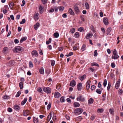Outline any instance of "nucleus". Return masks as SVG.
I'll return each instance as SVG.
<instances>
[{
  "instance_id": "nucleus-1",
  "label": "nucleus",
  "mask_w": 123,
  "mask_h": 123,
  "mask_svg": "<svg viewBox=\"0 0 123 123\" xmlns=\"http://www.w3.org/2000/svg\"><path fill=\"white\" fill-rule=\"evenodd\" d=\"M24 48L23 47L18 46L15 47L13 49V51L14 52H19V51H22L23 50Z\"/></svg>"
},
{
  "instance_id": "nucleus-2",
  "label": "nucleus",
  "mask_w": 123,
  "mask_h": 123,
  "mask_svg": "<svg viewBox=\"0 0 123 123\" xmlns=\"http://www.w3.org/2000/svg\"><path fill=\"white\" fill-rule=\"evenodd\" d=\"M83 110L81 108H78L75 109L74 111V113L76 115L81 114L83 112Z\"/></svg>"
},
{
  "instance_id": "nucleus-3",
  "label": "nucleus",
  "mask_w": 123,
  "mask_h": 123,
  "mask_svg": "<svg viewBox=\"0 0 123 123\" xmlns=\"http://www.w3.org/2000/svg\"><path fill=\"white\" fill-rule=\"evenodd\" d=\"M113 54L114 55V56H112V58L114 59H117L119 58V56L117 55V52L116 49H114V50L113 52Z\"/></svg>"
},
{
  "instance_id": "nucleus-4",
  "label": "nucleus",
  "mask_w": 123,
  "mask_h": 123,
  "mask_svg": "<svg viewBox=\"0 0 123 123\" xmlns=\"http://www.w3.org/2000/svg\"><path fill=\"white\" fill-rule=\"evenodd\" d=\"M43 90L44 92L46 93L47 94H49L51 92V89L49 87H44L43 88Z\"/></svg>"
},
{
  "instance_id": "nucleus-5",
  "label": "nucleus",
  "mask_w": 123,
  "mask_h": 123,
  "mask_svg": "<svg viewBox=\"0 0 123 123\" xmlns=\"http://www.w3.org/2000/svg\"><path fill=\"white\" fill-rule=\"evenodd\" d=\"M74 8L76 14H77L80 13V11L78 7L77 6L75 5L74 7Z\"/></svg>"
},
{
  "instance_id": "nucleus-6",
  "label": "nucleus",
  "mask_w": 123,
  "mask_h": 123,
  "mask_svg": "<svg viewBox=\"0 0 123 123\" xmlns=\"http://www.w3.org/2000/svg\"><path fill=\"white\" fill-rule=\"evenodd\" d=\"M39 10L41 13H42L43 12L44 9V7L42 5H39L38 6Z\"/></svg>"
},
{
  "instance_id": "nucleus-7",
  "label": "nucleus",
  "mask_w": 123,
  "mask_h": 123,
  "mask_svg": "<svg viewBox=\"0 0 123 123\" xmlns=\"http://www.w3.org/2000/svg\"><path fill=\"white\" fill-rule=\"evenodd\" d=\"M103 21L104 24L105 25H107L109 24L108 19L106 17H105L103 18Z\"/></svg>"
},
{
  "instance_id": "nucleus-8",
  "label": "nucleus",
  "mask_w": 123,
  "mask_h": 123,
  "mask_svg": "<svg viewBox=\"0 0 123 123\" xmlns=\"http://www.w3.org/2000/svg\"><path fill=\"white\" fill-rule=\"evenodd\" d=\"M31 54L32 56H35V57H37L38 55V54L36 50H34L31 52Z\"/></svg>"
},
{
  "instance_id": "nucleus-9",
  "label": "nucleus",
  "mask_w": 123,
  "mask_h": 123,
  "mask_svg": "<svg viewBox=\"0 0 123 123\" xmlns=\"http://www.w3.org/2000/svg\"><path fill=\"white\" fill-rule=\"evenodd\" d=\"M76 83L74 80H73L70 82V86L74 87L76 85Z\"/></svg>"
},
{
  "instance_id": "nucleus-10",
  "label": "nucleus",
  "mask_w": 123,
  "mask_h": 123,
  "mask_svg": "<svg viewBox=\"0 0 123 123\" xmlns=\"http://www.w3.org/2000/svg\"><path fill=\"white\" fill-rule=\"evenodd\" d=\"M90 81L89 80H88L86 82V89L87 90H89L90 88Z\"/></svg>"
},
{
  "instance_id": "nucleus-11",
  "label": "nucleus",
  "mask_w": 123,
  "mask_h": 123,
  "mask_svg": "<svg viewBox=\"0 0 123 123\" xmlns=\"http://www.w3.org/2000/svg\"><path fill=\"white\" fill-rule=\"evenodd\" d=\"M82 84L81 83H79L77 85V89L78 91H80L81 89Z\"/></svg>"
},
{
  "instance_id": "nucleus-12",
  "label": "nucleus",
  "mask_w": 123,
  "mask_h": 123,
  "mask_svg": "<svg viewBox=\"0 0 123 123\" xmlns=\"http://www.w3.org/2000/svg\"><path fill=\"white\" fill-rule=\"evenodd\" d=\"M61 96L60 94L57 92H55V93L54 97L56 98L60 97Z\"/></svg>"
},
{
  "instance_id": "nucleus-13",
  "label": "nucleus",
  "mask_w": 123,
  "mask_h": 123,
  "mask_svg": "<svg viewBox=\"0 0 123 123\" xmlns=\"http://www.w3.org/2000/svg\"><path fill=\"white\" fill-rule=\"evenodd\" d=\"M93 36V34L91 33H89L86 36V39H88L91 38Z\"/></svg>"
},
{
  "instance_id": "nucleus-14",
  "label": "nucleus",
  "mask_w": 123,
  "mask_h": 123,
  "mask_svg": "<svg viewBox=\"0 0 123 123\" xmlns=\"http://www.w3.org/2000/svg\"><path fill=\"white\" fill-rule=\"evenodd\" d=\"M29 112V111L28 110L23 111V115L25 116L28 115Z\"/></svg>"
},
{
  "instance_id": "nucleus-15",
  "label": "nucleus",
  "mask_w": 123,
  "mask_h": 123,
  "mask_svg": "<svg viewBox=\"0 0 123 123\" xmlns=\"http://www.w3.org/2000/svg\"><path fill=\"white\" fill-rule=\"evenodd\" d=\"M14 109L15 110L17 111H18L20 110V107L19 106L17 105H14Z\"/></svg>"
},
{
  "instance_id": "nucleus-16",
  "label": "nucleus",
  "mask_w": 123,
  "mask_h": 123,
  "mask_svg": "<svg viewBox=\"0 0 123 123\" xmlns=\"http://www.w3.org/2000/svg\"><path fill=\"white\" fill-rule=\"evenodd\" d=\"M39 14L38 13L34 14V18L35 20H38L39 18Z\"/></svg>"
},
{
  "instance_id": "nucleus-17",
  "label": "nucleus",
  "mask_w": 123,
  "mask_h": 123,
  "mask_svg": "<svg viewBox=\"0 0 123 123\" xmlns=\"http://www.w3.org/2000/svg\"><path fill=\"white\" fill-rule=\"evenodd\" d=\"M111 31V27H108L107 29V35H110L111 34H110Z\"/></svg>"
},
{
  "instance_id": "nucleus-18",
  "label": "nucleus",
  "mask_w": 123,
  "mask_h": 123,
  "mask_svg": "<svg viewBox=\"0 0 123 123\" xmlns=\"http://www.w3.org/2000/svg\"><path fill=\"white\" fill-rule=\"evenodd\" d=\"M120 81V79L118 80L117 81L116 83L115 87L116 88V89H117L118 88V87L119 86V85Z\"/></svg>"
},
{
  "instance_id": "nucleus-19",
  "label": "nucleus",
  "mask_w": 123,
  "mask_h": 123,
  "mask_svg": "<svg viewBox=\"0 0 123 123\" xmlns=\"http://www.w3.org/2000/svg\"><path fill=\"white\" fill-rule=\"evenodd\" d=\"M27 39V38L26 37H22L20 41V43H22L23 41H25Z\"/></svg>"
},
{
  "instance_id": "nucleus-20",
  "label": "nucleus",
  "mask_w": 123,
  "mask_h": 123,
  "mask_svg": "<svg viewBox=\"0 0 123 123\" xmlns=\"http://www.w3.org/2000/svg\"><path fill=\"white\" fill-rule=\"evenodd\" d=\"M86 78V75L85 74H84L82 76L79 77V79L81 80H82L85 79Z\"/></svg>"
},
{
  "instance_id": "nucleus-21",
  "label": "nucleus",
  "mask_w": 123,
  "mask_h": 123,
  "mask_svg": "<svg viewBox=\"0 0 123 123\" xmlns=\"http://www.w3.org/2000/svg\"><path fill=\"white\" fill-rule=\"evenodd\" d=\"M68 12L70 14L72 15H74V13L72 9L71 8H70L68 10Z\"/></svg>"
},
{
  "instance_id": "nucleus-22",
  "label": "nucleus",
  "mask_w": 123,
  "mask_h": 123,
  "mask_svg": "<svg viewBox=\"0 0 123 123\" xmlns=\"http://www.w3.org/2000/svg\"><path fill=\"white\" fill-rule=\"evenodd\" d=\"M40 73L41 74H44V70L43 67H41L39 70Z\"/></svg>"
},
{
  "instance_id": "nucleus-23",
  "label": "nucleus",
  "mask_w": 123,
  "mask_h": 123,
  "mask_svg": "<svg viewBox=\"0 0 123 123\" xmlns=\"http://www.w3.org/2000/svg\"><path fill=\"white\" fill-rule=\"evenodd\" d=\"M27 100V98H25L24 100L21 103V105H24L26 102Z\"/></svg>"
},
{
  "instance_id": "nucleus-24",
  "label": "nucleus",
  "mask_w": 123,
  "mask_h": 123,
  "mask_svg": "<svg viewBox=\"0 0 123 123\" xmlns=\"http://www.w3.org/2000/svg\"><path fill=\"white\" fill-rule=\"evenodd\" d=\"M74 37L76 38H78L80 36V34L79 32H76L74 34Z\"/></svg>"
},
{
  "instance_id": "nucleus-25",
  "label": "nucleus",
  "mask_w": 123,
  "mask_h": 123,
  "mask_svg": "<svg viewBox=\"0 0 123 123\" xmlns=\"http://www.w3.org/2000/svg\"><path fill=\"white\" fill-rule=\"evenodd\" d=\"M93 99L92 98H90L88 101V104H92L93 103Z\"/></svg>"
},
{
  "instance_id": "nucleus-26",
  "label": "nucleus",
  "mask_w": 123,
  "mask_h": 123,
  "mask_svg": "<svg viewBox=\"0 0 123 123\" xmlns=\"http://www.w3.org/2000/svg\"><path fill=\"white\" fill-rule=\"evenodd\" d=\"M75 28H72L70 29L69 32L70 33H71L72 34H73L75 32Z\"/></svg>"
},
{
  "instance_id": "nucleus-27",
  "label": "nucleus",
  "mask_w": 123,
  "mask_h": 123,
  "mask_svg": "<svg viewBox=\"0 0 123 123\" xmlns=\"http://www.w3.org/2000/svg\"><path fill=\"white\" fill-rule=\"evenodd\" d=\"M86 49V45L84 44L83 45L81 48V50L83 51L85 50Z\"/></svg>"
},
{
  "instance_id": "nucleus-28",
  "label": "nucleus",
  "mask_w": 123,
  "mask_h": 123,
  "mask_svg": "<svg viewBox=\"0 0 123 123\" xmlns=\"http://www.w3.org/2000/svg\"><path fill=\"white\" fill-rule=\"evenodd\" d=\"M8 50V48L7 47H4L3 49V53L5 54L7 51Z\"/></svg>"
},
{
  "instance_id": "nucleus-29",
  "label": "nucleus",
  "mask_w": 123,
  "mask_h": 123,
  "mask_svg": "<svg viewBox=\"0 0 123 123\" xmlns=\"http://www.w3.org/2000/svg\"><path fill=\"white\" fill-rule=\"evenodd\" d=\"M10 8L11 9H12L13 6L14 4L12 2H11L9 4Z\"/></svg>"
},
{
  "instance_id": "nucleus-30",
  "label": "nucleus",
  "mask_w": 123,
  "mask_h": 123,
  "mask_svg": "<svg viewBox=\"0 0 123 123\" xmlns=\"http://www.w3.org/2000/svg\"><path fill=\"white\" fill-rule=\"evenodd\" d=\"M91 65L92 66H96L98 67H99V65L96 62L92 63H91Z\"/></svg>"
},
{
  "instance_id": "nucleus-31",
  "label": "nucleus",
  "mask_w": 123,
  "mask_h": 123,
  "mask_svg": "<svg viewBox=\"0 0 123 123\" xmlns=\"http://www.w3.org/2000/svg\"><path fill=\"white\" fill-rule=\"evenodd\" d=\"M79 48L78 46L76 44L73 47V49L74 50H75L77 49H78Z\"/></svg>"
},
{
  "instance_id": "nucleus-32",
  "label": "nucleus",
  "mask_w": 123,
  "mask_h": 123,
  "mask_svg": "<svg viewBox=\"0 0 123 123\" xmlns=\"http://www.w3.org/2000/svg\"><path fill=\"white\" fill-rule=\"evenodd\" d=\"M33 121L34 123H38V118H36L35 117H33Z\"/></svg>"
},
{
  "instance_id": "nucleus-33",
  "label": "nucleus",
  "mask_w": 123,
  "mask_h": 123,
  "mask_svg": "<svg viewBox=\"0 0 123 123\" xmlns=\"http://www.w3.org/2000/svg\"><path fill=\"white\" fill-rule=\"evenodd\" d=\"M74 107H78L80 106V104L78 103L75 102L74 103Z\"/></svg>"
},
{
  "instance_id": "nucleus-34",
  "label": "nucleus",
  "mask_w": 123,
  "mask_h": 123,
  "mask_svg": "<svg viewBox=\"0 0 123 123\" xmlns=\"http://www.w3.org/2000/svg\"><path fill=\"white\" fill-rule=\"evenodd\" d=\"M23 82H20L19 83V86L20 89H21L23 88Z\"/></svg>"
},
{
  "instance_id": "nucleus-35",
  "label": "nucleus",
  "mask_w": 123,
  "mask_h": 123,
  "mask_svg": "<svg viewBox=\"0 0 123 123\" xmlns=\"http://www.w3.org/2000/svg\"><path fill=\"white\" fill-rule=\"evenodd\" d=\"M78 31L81 32H83L84 31V28L82 27H80L78 28Z\"/></svg>"
},
{
  "instance_id": "nucleus-36",
  "label": "nucleus",
  "mask_w": 123,
  "mask_h": 123,
  "mask_svg": "<svg viewBox=\"0 0 123 123\" xmlns=\"http://www.w3.org/2000/svg\"><path fill=\"white\" fill-rule=\"evenodd\" d=\"M90 28L93 33L95 32L96 31L94 30V27L93 25H91L90 26Z\"/></svg>"
},
{
  "instance_id": "nucleus-37",
  "label": "nucleus",
  "mask_w": 123,
  "mask_h": 123,
  "mask_svg": "<svg viewBox=\"0 0 123 123\" xmlns=\"http://www.w3.org/2000/svg\"><path fill=\"white\" fill-rule=\"evenodd\" d=\"M53 35L56 38H57L59 37V35L58 32H56Z\"/></svg>"
},
{
  "instance_id": "nucleus-38",
  "label": "nucleus",
  "mask_w": 123,
  "mask_h": 123,
  "mask_svg": "<svg viewBox=\"0 0 123 123\" xmlns=\"http://www.w3.org/2000/svg\"><path fill=\"white\" fill-rule=\"evenodd\" d=\"M86 8L87 9H88L89 8V4L87 2H86L85 3Z\"/></svg>"
},
{
  "instance_id": "nucleus-39",
  "label": "nucleus",
  "mask_w": 123,
  "mask_h": 123,
  "mask_svg": "<svg viewBox=\"0 0 123 123\" xmlns=\"http://www.w3.org/2000/svg\"><path fill=\"white\" fill-rule=\"evenodd\" d=\"M111 86V83H108V85L107 88V90L108 91H109Z\"/></svg>"
},
{
  "instance_id": "nucleus-40",
  "label": "nucleus",
  "mask_w": 123,
  "mask_h": 123,
  "mask_svg": "<svg viewBox=\"0 0 123 123\" xmlns=\"http://www.w3.org/2000/svg\"><path fill=\"white\" fill-rule=\"evenodd\" d=\"M51 38H49V40L46 42V43L47 44H48L50 43L51 42Z\"/></svg>"
},
{
  "instance_id": "nucleus-41",
  "label": "nucleus",
  "mask_w": 123,
  "mask_h": 123,
  "mask_svg": "<svg viewBox=\"0 0 123 123\" xmlns=\"http://www.w3.org/2000/svg\"><path fill=\"white\" fill-rule=\"evenodd\" d=\"M37 91L39 92H42V90L41 87H38L37 89Z\"/></svg>"
},
{
  "instance_id": "nucleus-42",
  "label": "nucleus",
  "mask_w": 123,
  "mask_h": 123,
  "mask_svg": "<svg viewBox=\"0 0 123 123\" xmlns=\"http://www.w3.org/2000/svg\"><path fill=\"white\" fill-rule=\"evenodd\" d=\"M29 66L31 68H32L33 67V65L32 62L31 61H30L29 62Z\"/></svg>"
},
{
  "instance_id": "nucleus-43",
  "label": "nucleus",
  "mask_w": 123,
  "mask_h": 123,
  "mask_svg": "<svg viewBox=\"0 0 123 123\" xmlns=\"http://www.w3.org/2000/svg\"><path fill=\"white\" fill-rule=\"evenodd\" d=\"M51 103L50 102H49L48 105L47 106V108L48 110H49L51 108Z\"/></svg>"
},
{
  "instance_id": "nucleus-44",
  "label": "nucleus",
  "mask_w": 123,
  "mask_h": 123,
  "mask_svg": "<svg viewBox=\"0 0 123 123\" xmlns=\"http://www.w3.org/2000/svg\"><path fill=\"white\" fill-rule=\"evenodd\" d=\"M60 101L62 102H64L65 101L64 98L63 96H62L60 98Z\"/></svg>"
},
{
  "instance_id": "nucleus-45",
  "label": "nucleus",
  "mask_w": 123,
  "mask_h": 123,
  "mask_svg": "<svg viewBox=\"0 0 123 123\" xmlns=\"http://www.w3.org/2000/svg\"><path fill=\"white\" fill-rule=\"evenodd\" d=\"M104 110L103 109H98L97 110V112L98 113H102L103 111Z\"/></svg>"
},
{
  "instance_id": "nucleus-46",
  "label": "nucleus",
  "mask_w": 123,
  "mask_h": 123,
  "mask_svg": "<svg viewBox=\"0 0 123 123\" xmlns=\"http://www.w3.org/2000/svg\"><path fill=\"white\" fill-rule=\"evenodd\" d=\"M107 80L106 79H105L104 80V81L103 84L104 86V87H105L106 86V84H107Z\"/></svg>"
},
{
  "instance_id": "nucleus-47",
  "label": "nucleus",
  "mask_w": 123,
  "mask_h": 123,
  "mask_svg": "<svg viewBox=\"0 0 123 123\" xmlns=\"http://www.w3.org/2000/svg\"><path fill=\"white\" fill-rule=\"evenodd\" d=\"M52 116H51V112H50L49 113V115L47 117V119L48 120H49L50 119H51V118Z\"/></svg>"
},
{
  "instance_id": "nucleus-48",
  "label": "nucleus",
  "mask_w": 123,
  "mask_h": 123,
  "mask_svg": "<svg viewBox=\"0 0 123 123\" xmlns=\"http://www.w3.org/2000/svg\"><path fill=\"white\" fill-rule=\"evenodd\" d=\"M51 66H53L55 64V61L53 60H51Z\"/></svg>"
},
{
  "instance_id": "nucleus-49",
  "label": "nucleus",
  "mask_w": 123,
  "mask_h": 123,
  "mask_svg": "<svg viewBox=\"0 0 123 123\" xmlns=\"http://www.w3.org/2000/svg\"><path fill=\"white\" fill-rule=\"evenodd\" d=\"M96 92L97 93L99 94H100L101 93V91H100L99 89H97L96 90Z\"/></svg>"
},
{
  "instance_id": "nucleus-50",
  "label": "nucleus",
  "mask_w": 123,
  "mask_h": 123,
  "mask_svg": "<svg viewBox=\"0 0 123 123\" xmlns=\"http://www.w3.org/2000/svg\"><path fill=\"white\" fill-rule=\"evenodd\" d=\"M109 112L112 115L114 113V111L113 109H109Z\"/></svg>"
},
{
  "instance_id": "nucleus-51",
  "label": "nucleus",
  "mask_w": 123,
  "mask_h": 123,
  "mask_svg": "<svg viewBox=\"0 0 123 123\" xmlns=\"http://www.w3.org/2000/svg\"><path fill=\"white\" fill-rule=\"evenodd\" d=\"M61 86L60 84H58L56 86V88L58 90L59 89L61 88Z\"/></svg>"
},
{
  "instance_id": "nucleus-52",
  "label": "nucleus",
  "mask_w": 123,
  "mask_h": 123,
  "mask_svg": "<svg viewBox=\"0 0 123 123\" xmlns=\"http://www.w3.org/2000/svg\"><path fill=\"white\" fill-rule=\"evenodd\" d=\"M21 94V92L20 91L18 92L17 93V94L16 96V97H18Z\"/></svg>"
},
{
  "instance_id": "nucleus-53",
  "label": "nucleus",
  "mask_w": 123,
  "mask_h": 123,
  "mask_svg": "<svg viewBox=\"0 0 123 123\" xmlns=\"http://www.w3.org/2000/svg\"><path fill=\"white\" fill-rule=\"evenodd\" d=\"M106 96V95L105 94H103L102 96V100L103 101H104L105 99V97Z\"/></svg>"
},
{
  "instance_id": "nucleus-54",
  "label": "nucleus",
  "mask_w": 123,
  "mask_h": 123,
  "mask_svg": "<svg viewBox=\"0 0 123 123\" xmlns=\"http://www.w3.org/2000/svg\"><path fill=\"white\" fill-rule=\"evenodd\" d=\"M41 0L43 4H46L47 1V0Z\"/></svg>"
},
{
  "instance_id": "nucleus-55",
  "label": "nucleus",
  "mask_w": 123,
  "mask_h": 123,
  "mask_svg": "<svg viewBox=\"0 0 123 123\" xmlns=\"http://www.w3.org/2000/svg\"><path fill=\"white\" fill-rule=\"evenodd\" d=\"M97 50H95L94 53V55L95 56H96L98 55V53L97 52Z\"/></svg>"
},
{
  "instance_id": "nucleus-56",
  "label": "nucleus",
  "mask_w": 123,
  "mask_h": 123,
  "mask_svg": "<svg viewBox=\"0 0 123 123\" xmlns=\"http://www.w3.org/2000/svg\"><path fill=\"white\" fill-rule=\"evenodd\" d=\"M54 9L53 8H51L50 10H49L48 12L49 13H52L54 12Z\"/></svg>"
},
{
  "instance_id": "nucleus-57",
  "label": "nucleus",
  "mask_w": 123,
  "mask_h": 123,
  "mask_svg": "<svg viewBox=\"0 0 123 123\" xmlns=\"http://www.w3.org/2000/svg\"><path fill=\"white\" fill-rule=\"evenodd\" d=\"M96 86L94 85H92L91 87V89L92 90H93L95 88Z\"/></svg>"
},
{
  "instance_id": "nucleus-58",
  "label": "nucleus",
  "mask_w": 123,
  "mask_h": 123,
  "mask_svg": "<svg viewBox=\"0 0 123 123\" xmlns=\"http://www.w3.org/2000/svg\"><path fill=\"white\" fill-rule=\"evenodd\" d=\"M25 22V19H23L22 20V21L20 22V24H22L24 23Z\"/></svg>"
},
{
  "instance_id": "nucleus-59",
  "label": "nucleus",
  "mask_w": 123,
  "mask_h": 123,
  "mask_svg": "<svg viewBox=\"0 0 123 123\" xmlns=\"http://www.w3.org/2000/svg\"><path fill=\"white\" fill-rule=\"evenodd\" d=\"M7 111L9 112H11L12 111V109L11 108L9 107L7 109Z\"/></svg>"
},
{
  "instance_id": "nucleus-60",
  "label": "nucleus",
  "mask_w": 123,
  "mask_h": 123,
  "mask_svg": "<svg viewBox=\"0 0 123 123\" xmlns=\"http://www.w3.org/2000/svg\"><path fill=\"white\" fill-rule=\"evenodd\" d=\"M19 41L17 39H15L14 40V43H19Z\"/></svg>"
},
{
  "instance_id": "nucleus-61",
  "label": "nucleus",
  "mask_w": 123,
  "mask_h": 123,
  "mask_svg": "<svg viewBox=\"0 0 123 123\" xmlns=\"http://www.w3.org/2000/svg\"><path fill=\"white\" fill-rule=\"evenodd\" d=\"M81 98V96H80L79 97H77L76 98V100L77 101H80Z\"/></svg>"
},
{
  "instance_id": "nucleus-62",
  "label": "nucleus",
  "mask_w": 123,
  "mask_h": 123,
  "mask_svg": "<svg viewBox=\"0 0 123 123\" xmlns=\"http://www.w3.org/2000/svg\"><path fill=\"white\" fill-rule=\"evenodd\" d=\"M111 66L113 68H114L115 67V65L114 63H112L111 64Z\"/></svg>"
},
{
  "instance_id": "nucleus-63",
  "label": "nucleus",
  "mask_w": 123,
  "mask_h": 123,
  "mask_svg": "<svg viewBox=\"0 0 123 123\" xmlns=\"http://www.w3.org/2000/svg\"><path fill=\"white\" fill-rule=\"evenodd\" d=\"M64 9V7H63V6H61L60 7V8L59 9V10L60 11H62Z\"/></svg>"
},
{
  "instance_id": "nucleus-64",
  "label": "nucleus",
  "mask_w": 123,
  "mask_h": 123,
  "mask_svg": "<svg viewBox=\"0 0 123 123\" xmlns=\"http://www.w3.org/2000/svg\"><path fill=\"white\" fill-rule=\"evenodd\" d=\"M89 70H91L92 72H93L94 70V69L92 68H89Z\"/></svg>"
}]
</instances>
